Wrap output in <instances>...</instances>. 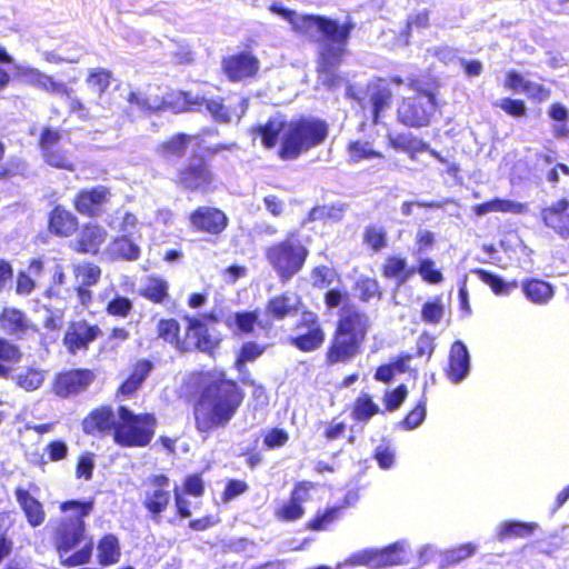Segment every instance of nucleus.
Instances as JSON below:
<instances>
[{
  "instance_id": "7",
  "label": "nucleus",
  "mask_w": 569,
  "mask_h": 569,
  "mask_svg": "<svg viewBox=\"0 0 569 569\" xmlns=\"http://www.w3.org/2000/svg\"><path fill=\"white\" fill-rule=\"evenodd\" d=\"M309 256L310 249L297 230L289 231L264 250L266 261L282 283L289 282L303 270Z\"/></svg>"
},
{
  "instance_id": "14",
  "label": "nucleus",
  "mask_w": 569,
  "mask_h": 569,
  "mask_svg": "<svg viewBox=\"0 0 569 569\" xmlns=\"http://www.w3.org/2000/svg\"><path fill=\"white\" fill-rule=\"evenodd\" d=\"M259 71L260 61L250 50L234 52L221 59V72L232 83L254 79Z\"/></svg>"
},
{
  "instance_id": "59",
  "label": "nucleus",
  "mask_w": 569,
  "mask_h": 569,
  "mask_svg": "<svg viewBox=\"0 0 569 569\" xmlns=\"http://www.w3.org/2000/svg\"><path fill=\"white\" fill-rule=\"evenodd\" d=\"M132 300L120 295L114 296L106 306V312L118 318H127L132 312Z\"/></svg>"
},
{
  "instance_id": "35",
  "label": "nucleus",
  "mask_w": 569,
  "mask_h": 569,
  "mask_svg": "<svg viewBox=\"0 0 569 569\" xmlns=\"http://www.w3.org/2000/svg\"><path fill=\"white\" fill-rule=\"evenodd\" d=\"M387 144L396 151L407 153L411 160H416L419 152L428 150V142L412 133L405 132L397 133L395 136L389 134Z\"/></svg>"
},
{
  "instance_id": "6",
  "label": "nucleus",
  "mask_w": 569,
  "mask_h": 569,
  "mask_svg": "<svg viewBox=\"0 0 569 569\" xmlns=\"http://www.w3.org/2000/svg\"><path fill=\"white\" fill-rule=\"evenodd\" d=\"M407 88L415 93L403 97L398 103L397 121L407 128L428 127L438 109L437 96L440 83L435 77H413L408 80Z\"/></svg>"
},
{
  "instance_id": "46",
  "label": "nucleus",
  "mask_w": 569,
  "mask_h": 569,
  "mask_svg": "<svg viewBox=\"0 0 569 569\" xmlns=\"http://www.w3.org/2000/svg\"><path fill=\"white\" fill-rule=\"evenodd\" d=\"M345 209L342 203L315 206L307 213L306 220L308 222H338L342 219Z\"/></svg>"
},
{
  "instance_id": "29",
  "label": "nucleus",
  "mask_w": 569,
  "mask_h": 569,
  "mask_svg": "<svg viewBox=\"0 0 569 569\" xmlns=\"http://www.w3.org/2000/svg\"><path fill=\"white\" fill-rule=\"evenodd\" d=\"M470 358L466 345L457 340L455 341L449 350L448 365L445 369L447 378L458 383L462 381L469 372Z\"/></svg>"
},
{
  "instance_id": "41",
  "label": "nucleus",
  "mask_w": 569,
  "mask_h": 569,
  "mask_svg": "<svg viewBox=\"0 0 569 569\" xmlns=\"http://www.w3.org/2000/svg\"><path fill=\"white\" fill-rule=\"evenodd\" d=\"M537 527L536 522L505 520L498 527L497 538L499 541L527 538L533 535Z\"/></svg>"
},
{
  "instance_id": "17",
  "label": "nucleus",
  "mask_w": 569,
  "mask_h": 569,
  "mask_svg": "<svg viewBox=\"0 0 569 569\" xmlns=\"http://www.w3.org/2000/svg\"><path fill=\"white\" fill-rule=\"evenodd\" d=\"M94 379L96 375L89 368L62 370L54 375L51 391L57 397L67 399L83 392Z\"/></svg>"
},
{
  "instance_id": "47",
  "label": "nucleus",
  "mask_w": 569,
  "mask_h": 569,
  "mask_svg": "<svg viewBox=\"0 0 569 569\" xmlns=\"http://www.w3.org/2000/svg\"><path fill=\"white\" fill-rule=\"evenodd\" d=\"M22 358L20 348L13 342L0 337V378L7 379L11 369L8 365L18 363Z\"/></svg>"
},
{
  "instance_id": "49",
  "label": "nucleus",
  "mask_w": 569,
  "mask_h": 569,
  "mask_svg": "<svg viewBox=\"0 0 569 569\" xmlns=\"http://www.w3.org/2000/svg\"><path fill=\"white\" fill-rule=\"evenodd\" d=\"M112 247L116 257L126 261H134L141 254L140 247L128 234L114 237Z\"/></svg>"
},
{
  "instance_id": "23",
  "label": "nucleus",
  "mask_w": 569,
  "mask_h": 569,
  "mask_svg": "<svg viewBox=\"0 0 569 569\" xmlns=\"http://www.w3.org/2000/svg\"><path fill=\"white\" fill-rule=\"evenodd\" d=\"M154 369V363L147 358L137 359L129 365L128 375L118 386L116 395L122 398H132L141 389Z\"/></svg>"
},
{
  "instance_id": "12",
  "label": "nucleus",
  "mask_w": 569,
  "mask_h": 569,
  "mask_svg": "<svg viewBox=\"0 0 569 569\" xmlns=\"http://www.w3.org/2000/svg\"><path fill=\"white\" fill-rule=\"evenodd\" d=\"M142 507L153 521H159L170 506V478L166 473L150 475L144 481Z\"/></svg>"
},
{
  "instance_id": "21",
  "label": "nucleus",
  "mask_w": 569,
  "mask_h": 569,
  "mask_svg": "<svg viewBox=\"0 0 569 569\" xmlns=\"http://www.w3.org/2000/svg\"><path fill=\"white\" fill-rule=\"evenodd\" d=\"M108 239V232L100 223L84 222L70 242V249L78 254L98 256Z\"/></svg>"
},
{
  "instance_id": "2",
  "label": "nucleus",
  "mask_w": 569,
  "mask_h": 569,
  "mask_svg": "<svg viewBox=\"0 0 569 569\" xmlns=\"http://www.w3.org/2000/svg\"><path fill=\"white\" fill-rule=\"evenodd\" d=\"M250 133L260 138L264 149H273L281 133L277 154L281 160L290 161L323 143L329 126L326 120L311 116H300L289 121L269 118L264 123L253 126Z\"/></svg>"
},
{
  "instance_id": "19",
  "label": "nucleus",
  "mask_w": 569,
  "mask_h": 569,
  "mask_svg": "<svg viewBox=\"0 0 569 569\" xmlns=\"http://www.w3.org/2000/svg\"><path fill=\"white\" fill-rule=\"evenodd\" d=\"M118 423L117 410L111 405H100L91 409L81 421L82 432L102 439L116 433Z\"/></svg>"
},
{
  "instance_id": "27",
  "label": "nucleus",
  "mask_w": 569,
  "mask_h": 569,
  "mask_svg": "<svg viewBox=\"0 0 569 569\" xmlns=\"http://www.w3.org/2000/svg\"><path fill=\"white\" fill-rule=\"evenodd\" d=\"M180 332L181 326L174 318H161L157 321L156 335L158 339L180 352L191 351V339L188 337L187 332L183 336H181Z\"/></svg>"
},
{
  "instance_id": "34",
  "label": "nucleus",
  "mask_w": 569,
  "mask_h": 569,
  "mask_svg": "<svg viewBox=\"0 0 569 569\" xmlns=\"http://www.w3.org/2000/svg\"><path fill=\"white\" fill-rule=\"evenodd\" d=\"M224 323L229 329L234 327L239 335H251L256 326L266 331H270L273 326L272 321L269 320L259 321L258 310L237 311L233 313L232 319H227Z\"/></svg>"
},
{
  "instance_id": "42",
  "label": "nucleus",
  "mask_w": 569,
  "mask_h": 569,
  "mask_svg": "<svg viewBox=\"0 0 569 569\" xmlns=\"http://www.w3.org/2000/svg\"><path fill=\"white\" fill-rule=\"evenodd\" d=\"M27 74L30 83L43 91L66 97H69L72 93V89L66 83L57 81L53 77L46 74L38 69H29Z\"/></svg>"
},
{
  "instance_id": "15",
  "label": "nucleus",
  "mask_w": 569,
  "mask_h": 569,
  "mask_svg": "<svg viewBox=\"0 0 569 569\" xmlns=\"http://www.w3.org/2000/svg\"><path fill=\"white\" fill-rule=\"evenodd\" d=\"M63 130L51 126L42 127L38 138V147L43 161L56 169L73 171L74 164L67 153L58 148Z\"/></svg>"
},
{
  "instance_id": "55",
  "label": "nucleus",
  "mask_w": 569,
  "mask_h": 569,
  "mask_svg": "<svg viewBox=\"0 0 569 569\" xmlns=\"http://www.w3.org/2000/svg\"><path fill=\"white\" fill-rule=\"evenodd\" d=\"M363 243L373 252H379L387 247V231L375 224L365 228Z\"/></svg>"
},
{
  "instance_id": "53",
  "label": "nucleus",
  "mask_w": 569,
  "mask_h": 569,
  "mask_svg": "<svg viewBox=\"0 0 569 569\" xmlns=\"http://www.w3.org/2000/svg\"><path fill=\"white\" fill-rule=\"evenodd\" d=\"M413 267L426 283L438 284L443 281L442 271L437 268L436 261L431 258H420Z\"/></svg>"
},
{
  "instance_id": "56",
  "label": "nucleus",
  "mask_w": 569,
  "mask_h": 569,
  "mask_svg": "<svg viewBox=\"0 0 569 569\" xmlns=\"http://www.w3.org/2000/svg\"><path fill=\"white\" fill-rule=\"evenodd\" d=\"M43 382L42 371L36 368H28L16 378L17 386L28 392L39 389Z\"/></svg>"
},
{
  "instance_id": "61",
  "label": "nucleus",
  "mask_w": 569,
  "mask_h": 569,
  "mask_svg": "<svg viewBox=\"0 0 569 569\" xmlns=\"http://www.w3.org/2000/svg\"><path fill=\"white\" fill-rule=\"evenodd\" d=\"M473 272L483 283L488 284L496 295L509 293L510 286L498 274L485 269H476Z\"/></svg>"
},
{
  "instance_id": "4",
  "label": "nucleus",
  "mask_w": 569,
  "mask_h": 569,
  "mask_svg": "<svg viewBox=\"0 0 569 569\" xmlns=\"http://www.w3.org/2000/svg\"><path fill=\"white\" fill-rule=\"evenodd\" d=\"M370 330L369 316L353 303H345L325 351V363L332 367L348 363L362 353Z\"/></svg>"
},
{
  "instance_id": "62",
  "label": "nucleus",
  "mask_w": 569,
  "mask_h": 569,
  "mask_svg": "<svg viewBox=\"0 0 569 569\" xmlns=\"http://www.w3.org/2000/svg\"><path fill=\"white\" fill-rule=\"evenodd\" d=\"M289 441V433L286 429L273 427L263 435V447L267 450H273L284 447Z\"/></svg>"
},
{
  "instance_id": "64",
  "label": "nucleus",
  "mask_w": 569,
  "mask_h": 569,
  "mask_svg": "<svg viewBox=\"0 0 569 569\" xmlns=\"http://www.w3.org/2000/svg\"><path fill=\"white\" fill-rule=\"evenodd\" d=\"M249 490V485L246 480L242 479H227L224 488L221 492V500L224 503H228L236 499L237 497L246 493Z\"/></svg>"
},
{
  "instance_id": "30",
  "label": "nucleus",
  "mask_w": 569,
  "mask_h": 569,
  "mask_svg": "<svg viewBox=\"0 0 569 569\" xmlns=\"http://www.w3.org/2000/svg\"><path fill=\"white\" fill-rule=\"evenodd\" d=\"M13 493L28 525L31 528H37L43 525L47 513L42 502L33 497L28 489L21 486L16 487Z\"/></svg>"
},
{
  "instance_id": "40",
  "label": "nucleus",
  "mask_w": 569,
  "mask_h": 569,
  "mask_svg": "<svg viewBox=\"0 0 569 569\" xmlns=\"http://www.w3.org/2000/svg\"><path fill=\"white\" fill-rule=\"evenodd\" d=\"M522 291L528 300L536 305H546L553 297V287L548 281L538 278L526 279Z\"/></svg>"
},
{
  "instance_id": "44",
  "label": "nucleus",
  "mask_w": 569,
  "mask_h": 569,
  "mask_svg": "<svg viewBox=\"0 0 569 569\" xmlns=\"http://www.w3.org/2000/svg\"><path fill=\"white\" fill-rule=\"evenodd\" d=\"M6 144L0 140V162L4 159ZM28 177V163L20 157H11L3 164L0 163V181H8L12 178Z\"/></svg>"
},
{
  "instance_id": "33",
  "label": "nucleus",
  "mask_w": 569,
  "mask_h": 569,
  "mask_svg": "<svg viewBox=\"0 0 569 569\" xmlns=\"http://www.w3.org/2000/svg\"><path fill=\"white\" fill-rule=\"evenodd\" d=\"M380 272L385 279L396 280L398 286H402L416 273V268L408 264L406 257L389 254L381 263Z\"/></svg>"
},
{
  "instance_id": "5",
  "label": "nucleus",
  "mask_w": 569,
  "mask_h": 569,
  "mask_svg": "<svg viewBox=\"0 0 569 569\" xmlns=\"http://www.w3.org/2000/svg\"><path fill=\"white\" fill-rule=\"evenodd\" d=\"M236 142H220L206 149L204 153L193 152L179 162L171 176L170 182L183 194H208L217 189V174L209 156L237 148Z\"/></svg>"
},
{
  "instance_id": "58",
  "label": "nucleus",
  "mask_w": 569,
  "mask_h": 569,
  "mask_svg": "<svg viewBox=\"0 0 569 569\" xmlns=\"http://www.w3.org/2000/svg\"><path fill=\"white\" fill-rule=\"evenodd\" d=\"M112 81V72L108 69L97 68L90 70L86 78L88 86L98 90L100 94L104 93Z\"/></svg>"
},
{
  "instance_id": "31",
  "label": "nucleus",
  "mask_w": 569,
  "mask_h": 569,
  "mask_svg": "<svg viewBox=\"0 0 569 569\" xmlns=\"http://www.w3.org/2000/svg\"><path fill=\"white\" fill-rule=\"evenodd\" d=\"M184 321L187 322V335L190 332L193 333L194 340H191L192 348L206 352L210 356H213L219 348L220 339L213 338L207 325L196 316H184Z\"/></svg>"
},
{
  "instance_id": "20",
  "label": "nucleus",
  "mask_w": 569,
  "mask_h": 569,
  "mask_svg": "<svg viewBox=\"0 0 569 569\" xmlns=\"http://www.w3.org/2000/svg\"><path fill=\"white\" fill-rule=\"evenodd\" d=\"M126 100L130 106L136 107L146 114H156L163 111L182 113L188 109L180 103L178 91L169 92L162 97L150 98L139 90H130Z\"/></svg>"
},
{
  "instance_id": "26",
  "label": "nucleus",
  "mask_w": 569,
  "mask_h": 569,
  "mask_svg": "<svg viewBox=\"0 0 569 569\" xmlns=\"http://www.w3.org/2000/svg\"><path fill=\"white\" fill-rule=\"evenodd\" d=\"M179 101L187 107L184 112L194 110L196 107L204 106L214 121L219 123H228L231 121V110L224 104L222 97L218 98H198L192 97L189 91H178Z\"/></svg>"
},
{
  "instance_id": "11",
  "label": "nucleus",
  "mask_w": 569,
  "mask_h": 569,
  "mask_svg": "<svg viewBox=\"0 0 569 569\" xmlns=\"http://www.w3.org/2000/svg\"><path fill=\"white\" fill-rule=\"evenodd\" d=\"M326 341V331L318 313L309 309L303 310L292 323L288 343L303 353H310L322 348Z\"/></svg>"
},
{
  "instance_id": "18",
  "label": "nucleus",
  "mask_w": 569,
  "mask_h": 569,
  "mask_svg": "<svg viewBox=\"0 0 569 569\" xmlns=\"http://www.w3.org/2000/svg\"><path fill=\"white\" fill-rule=\"evenodd\" d=\"M112 197L111 189L108 186L98 184L90 188H82L76 192L72 198L74 210L87 218L100 217L104 207Z\"/></svg>"
},
{
  "instance_id": "10",
  "label": "nucleus",
  "mask_w": 569,
  "mask_h": 569,
  "mask_svg": "<svg viewBox=\"0 0 569 569\" xmlns=\"http://www.w3.org/2000/svg\"><path fill=\"white\" fill-rule=\"evenodd\" d=\"M408 81L401 76L395 74L389 78L375 77L367 82L363 96H358L350 87L347 97L358 102L363 111H368L372 124H379L383 113L392 107L395 94L391 84L407 86Z\"/></svg>"
},
{
  "instance_id": "32",
  "label": "nucleus",
  "mask_w": 569,
  "mask_h": 569,
  "mask_svg": "<svg viewBox=\"0 0 569 569\" xmlns=\"http://www.w3.org/2000/svg\"><path fill=\"white\" fill-rule=\"evenodd\" d=\"M198 138V134L187 132L172 133L156 146V154L164 160L180 159L186 154L190 143Z\"/></svg>"
},
{
  "instance_id": "43",
  "label": "nucleus",
  "mask_w": 569,
  "mask_h": 569,
  "mask_svg": "<svg viewBox=\"0 0 569 569\" xmlns=\"http://www.w3.org/2000/svg\"><path fill=\"white\" fill-rule=\"evenodd\" d=\"M349 163H359L363 160L382 159L383 153L373 148L372 142L368 140H350L346 144Z\"/></svg>"
},
{
  "instance_id": "38",
  "label": "nucleus",
  "mask_w": 569,
  "mask_h": 569,
  "mask_svg": "<svg viewBox=\"0 0 569 569\" xmlns=\"http://www.w3.org/2000/svg\"><path fill=\"white\" fill-rule=\"evenodd\" d=\"M298 310V307L292 303L291 296L289 292H282L270 298L264 307V312L271 320H283L292 315H295Z\"/></svg>"
},
{
  "instance_id": "16",
  "label": "nucleus",
  "mask_w": 569,
  "mask_h": 569,
  "mask_svg": "<svg viewBox=\"0 0 569 569\" xmlns=\"http://www.w3.org/2000/svg\"><path fill=\"white\" fill-rule=\"evenodd\" d=\"M101 335L102 329L98 323L87 319L71 320L63 333L62 343L70 355L76 356L78 352H87Z\"/></svg>"
},
{
  "instance_id": "51",
  "label": "nucleus",
  "mask_w": 569,
  "mask_h": 569,
  "mask_svg": "<svg viewBox=\"0 0 569 569\" xmlns=\"http://www.w3.org/2000/svg\"><path fill=\"white\" fill-rule=\"evenodd\" d=\"M548 116L551 120L559 122L553 129V137L557 139L567 138L569 136V128L567 121L569 119V111L560 102H553L548 108Z\"/></svg>"
},
{
  "instance_id": "13",
  "label": "nucleus",
  "mask_w": 569,
  "mask_h": 569,
  "mask_svg": "<svg viewBox=\"0 0 569 569\" xmlns=\"http://www.w3.org/2000/svg\"><path fill=\"white\" fill-rule=\"evenodd\" d=\"M188 222L196 233L220 237L229 227L228 214L216 206H197L188 213Z\"/></svg>"
},
{
  "instance_id": "50",
  "label": "nucleus",
  "mask_w": 569,
  "mask_h": 569,
  "mask_svg": "<svg viewBox=\"0 0 569 569\" xmlns=\"http://www.w3.org/2000/svg\"><path fill=\"white\" fill-rule=\"evenodd\" d=\"M342 510V506H333L325 509L323 511H318L315 517L307 522L306 527L312 531L326 530L331 523L341 517Z\"/></svg>"
},
{
  "instance_id": "25",
  "label": "nucleus",
  "mask_w": 569,
  "mask_h": 569,
  "mask_svg": "<svg viewBox=\"0 0 569 569\" xmlns=\"http://www.w3.org/2000/svg\"><path fill=\"white\" fill-rule=\"evenodd\" d=\"M79 229L78 217L63 204H54L47 218V230L58 238H70Z\"/></svg>"
},
{
  "instance_id": "8",
  "label": "nucleus",
  "mask_w": 569,
  "mask_h": 569,
  "mask_svg": "<svg viewBox=\"0 0 569 569\" xmlns=\"http://www.w3.org/2000/svg\"><path fill=\"white\" fill-rule=\"evenodd\" d=\"M94 509V499L76 500L70 499L60 502L61 512L72 511V517H62L56 521L52 529V542L56 550L61 555L71 551L86 537L84 518Z\"/></svg>"
},
{
  "instance_id": "45",
  "label": "nucleus",
  "mask_w": 569,
  "mask_h": 569,
  "mask_svg": "<svg viewBox=\"0 0 569 569\" xmlns=\"http://www.w3.org/2000/svg\"><path fill=\"white\" fill-rule=\"evenodd\" d=\"M72 273L77 286L93 287L99 283L102 269L92 261H82L72 266Z\"/></svg>"
},
{
  "instance_id": "28",
  "label": "nucleus",
  "mask_w": 569,
  "mask_h": 569,
  "mask_svg": "<svg viewBox=\"0 0 569 569\" xmlns=\"http://www.w3.org/2000/svg\"><path fill=\"white\" fill-rule=\"evenodd\" d=\"M309 483L307 481H298L295 483L290 492L289 499L279 508L276 509L274 516L280 521H296L305 513L302 503L307 498Z\"/></svg>"
},
{
  "instance_id": "57",
  "label": "nucleus",
  "mask_w": 569,
  "mask_h": 569,
  "mask_svg": "<svg viewBox=\"0 0 569 569\" xmlns=\"http://www.w3.org/2000/svg\"><path fill=\"white\" fill-rule=\"evenodd\" d=\"M427 415V398L422 396L417 405L403 417L400 426L406 430H412L419 427Z\"/></svg>"
},
{
  "instance_id": "54",
  "label": "nucleus",
  "mask_w": 569,
  "mask_h": 569,
  "mask_svg": "<svg viewBox=\"0 0 569 569\" xmlns=\"http://www.w3.org/2000/svg\"><path fill=\"white\" fill-rule=\"evenodd\" d=\"M266 351V346L254 341H246L241 345L234 360V368L241 371L247 362L254 361Z\"/></svg>"
},
{
  "instance_id": "39",
  "label": "nucleus",
  "mask_w": 569,
  "mask_h": 569,
  "mask_svg": "<svg viewBox=\"0 0 569 569\" xmlns=\"http://www.w3.org/2000/svg\"><path fill=\"white\" fill-rule=\"evenodd\" d=\"M527 207L525 203L512 201L509 199L493 198L491 200L477 203L472 207V212L476 216H485L489 212H510V213H523Z\"/></svg>"
},
{
  "instance_id": "48",
  "label": "nucleus",
  "mask_w": 569,
  "mask_h": 569,
  "mask_svg": "<svg viewBox=\"0 0 569 569\" xmlns=\"http://www.w3.org/2000/svg\"><path fill=\"white\" fill-rule=\"evenodd\" d=\"M379 412L380 409L378 405L373 402L371 396L368 393L359 395L351 407V417L356 421L367 422Z\"/></svg>"
},
{
  "instance_id": "9",
  "label": "nucleus",
  "mask_w": 569,
  "mask_h": 569,
  "mask_svg": "<svg viewBox=\"0 0 569 569\" xmlns=\"http://www.w3.org/2000/svg\"><path fill=\"white\" fill-rule=\"evenodd\" d=\"M118 423L113 442L121 448H144L154 438L158 418L153 412H134L127 406L117 408Z\"/></svg>"
},
{
  "instance_id": "24",
  "label": "nucleus",
  "mask_w": 569,
  "mask_h": 569,
  "mask_svg": "<svg viewBox=\"0 0 569 569\" xmlns=\"http://www.w3.org/2000/svg\"><path fill=\"white\" fill-rule=\"evenodd\" d=\"M542 223L562 239L569 238V199L560 198L540 209Z\"/></svg>"
},
{
  "instance_id": "36",
  "label": "nucleus",
  "mask_w": 569,
  "mask_h": 569,
  "mask_svg": "<svg viewBox=\"0 0 569 569\" xmlns=\"http://www.w3.org/2000/svg\"><path fill=\"white\" fill-rule=\"evenodd\" d=\"M121 547L119 539L113 533H104L97 543V561L102 567H109L119 562Z\"/></svg>"
},
{
  "instance_id": "3",
  "label": "nucleus",
  "mask_w": 569,
  "mask_h": 569,
  "mask_svg": "<svg viewBox=\"0 0 569 569\" xmlns=\"http://www.w3.org/2000/svg\"><path fill=\"white\" fill-rule=\"evenodd\" d=\"M270 11L287 20L292 29L302 36L312 37L315 31L320 33L322 42L319 51V70L330 71L333 67L340 66L347 52V44L356 28L351 19L342 23L338 20L320 14H302L298 17L296 11L272 3Z\"/></svg>"
},
{
  "instance_id": "60",
  "label": "nucleus",
  "mask_w": 569,
  "mask_h": 569,
  "mask_svg": "<svg viewBox=\"0 0 569 569\" xmlns=\"http://www.w3.org/2000/svg\"><path fill=\"white\" fill-rule=\"evenodd\" d=\"M184 495L200 498L204 495L206 486L202 478V472H193L184 477L182 488L179 489Z\"/></svg>"
},
{
  "instance_id": "37",
  "label": "nucleus",
  "mask_w": 569,
  "mask_h": 569,
  "mask_svg": "<svg viewBox=\"0 0 569 569\" xmlns=\"http://www.w3.org/2000/svg\"><path fill=\"white\" fill-rule=\"evenodd\" d=\"M138 295L153 305H163L170 299L169 283L159 276H148Z\"/></svg>"
},
{
  "instance_id": "1",
  "label": "nucleus",
  "mask_w": 569,
  "mask_h": 569,
  "mask_svg": "<svg viewBox=\"0 0 569 569\" xmlns=\"http://www.w3.org/2000/svg\"><path fill=\"white\" fill-rule=\"evenodd\" d=\"M246 392L223 370L203 372L189 396L194 429L202 438L227 428L239 413Z\"/></svg>"
},
{
  "instance_id": "63",
  "label": "nucleus",
  "mask_w": 569,
  "mask_h": 569,
  "mask_svg": "<svg viewBox=\"0 0 569 569\" xmlns=\"http://www.w3.org/2000/svg\"><path fill=\"white\" fill-rule=\"evenodd\" d=\"M403 547L400 542H393L385 548H381L380 563L383 567L399 566L406 562L403 556Z\"/></svg>"
},
{
  "instance_id": "52",
  "label": "nucleus",
  "mask_w": 569,
  "mask_h": 569,
  "mask_svg": "<svg viewBox=\"0 0 569 569\" xmlns=\"http://www.w3.org/2000/svg\"><path fill=\"white\" fill-rule=\"evenodd\" d=\"M355 288L361 302L366 303L372 299L380 300L382 298V291L376 278L361 277L356 281Z\"/></svg>"
},
{
  "instance_id": "22",
  "label": "nucleus",
  "mask_w": 569,
  "mask_h": 569,
  "mask_svg": "<svg viewBox=\"0 0 569 569\" xmlns=\"http://www.w3.org/2000/svg\"><path fill=\"white\" fill-rule=\"evenodd\" d=\"M0 329L17 340L39 332L37 325L32 323L27 315L19 308L4 307L0 311Z\"/></svg>"
}]
</instances>
